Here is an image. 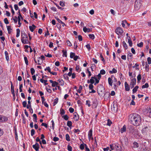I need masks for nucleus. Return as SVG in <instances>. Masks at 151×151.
<instances>
[{
    "label": "nucleus",
    "mask_w": 151,
    "mask_h": 151,
    "mask_svg": "<svg viewBox=\"0 0 151 151\" xmlns=\"http://www.w3.org/2000/svg\"><path fill=\"white\" fill-rule=\"evenodd\" d=\"M129 121L130 123L136 126L140 125L141 122V118L139 114L133 113L129 116Z\"/></svg>",
    "instance_id": "1"
},
{
    "label": "nucleus",
    "mask_w": 151,
    "mask_h": 151,
    "mask_svg": "<svg viewBox=\"0 0 151 151\" xmlns=\"http://www.w3.org/2000/svg\"><path fill=\"white\" fill-rule=\"evenodd\" d=\"M21 40L24 44H30V42L29 41L27 35L24 31L22 32L21 33Z\"/></svg>",
    "instance_id": "2"
},
{
    "label": "nucleus",
    "mask_w": 151,
    "mask_h": 151,
    "mask_svg": "<svg viewBox=\"0 0 151 151\" xmlns=\"http://www.w3.org/2000/svg\"><path fill=\"white\" fill-rule=\"evenodd\" d=\"M110 148L111 150H120L121 151V147L120 145L118 144L113 143L110 145Z\"/></svg>",
    "instance_id": "3"
},
{
    "label": "nucleus",
    "mask_w": 151,
    "mask_h": 151,
    "mask_svg": "<svg viewBox=\"0 0 151 151\" xmlns=\"http://www.w3.org/2000/svg\"><path fill=\"white\" fill-rule=\"evenodd\" d=\"M123 32L122 29L120 27L117 28L115 30L116 33L118 35H122Z\"/></svg>",
    "instance_id": "4"
},
{
    "label": "nucleus",
    "mask_w": 151,
    "mask_h": 151,
    "mask_svg": "<svg viewBox=\"0 0 151 151\" xmlns=\"http://www.w3.org/2000/svg\"><path fill=\"white\" fill-rule=\"evenodd\" d=\"M136 78H133L131 80V82L130 84V86L131 87V88H132L134 87V86L136 84Z\"/></svg>",
    "instance_id": "5"
},
{
    "label": "nucleus",
    "mask_w": 151,
    "mask_h": 151,
    "mask_svg": "<svg viewBox=\"0 0 151 151\" xmlns=\"http://www.w3.org/2000/svg\"><path fill=\"white\" fill-rule=\"evenodd\" d=\"M8 119L7 117L0 115V122H4L7 121Z\"/></svg>",
    "instance_id": "6"
},
{
    "label": "nucleus",
    "mask_w": 151,
    "mask_h": 151,
    "mask_svg": "<svg viewBox=\"0 0 151 151\" xmlns=\"http://www.w3.org/2000/svg\"><path fill=\"white\" fill-rule=\"evenodd\" d=\"M95 76L94 77H91L90 80H87V83H90L91 84H92L94 83L95 82Z\"/></svg>",
    "instance_id": "7"
},
{
    "label": "nucleus",
    "mask_w": 151,
    "mask_h": 151,
    "mask_svg": "<svg viewBox=\"0 0 151 151\" xmlns=\"http://www.w3.org/2000/svg\"><path fill=\"white\" fill-rule=\"evenodd\" d=\"M88 137L89 139L93 140V137L92 135V130L91 129L89 131L88 133Z\"/></svg>",
    "instance_id": "8"
},
{
    "label": "nucleus",
    "mask_w": 151,
    "mask_h": 151,
    "mask_svg": "<svg viewBox=\"0 0 151 151\" xmlns=\"http://www.w3.org/2000/svg\"><path fill=\"white\" fill-rule=\"evenodd\" d=\"M33 147L35 149L36 151L38 150L39 147V144L37 143H36L35 145H33Z\"/></svg>",
    "instance_id": "9"
},
{
    "label": "nucleus",
    "mask_w": 151,
    "mask_h": 151,
    "mask_svg": "<svg viewBox=\"0 0 151 151\" xmlns=\"http://www.w3.org/2000/svg\"><path fill=\"white\" fill-rule=\"evenodd\" d=\"M124 84L125 90L127 91H129L130 90V88L129 86V84L126 82H125Z\"/></svg>",
    "instance_id": "10"
},
{
    "label": "nucleus",
    "mask_w": 151,
    "mask_h": 151,
    "mask_svg": "<svg viewBox=\"0 0 151 151\" xmlns=\"http://www.w3.org/2000/svg\"><path fill=\"white\" fill-rule=\"evenodd\" d=\"M36 27L34 24L32 25V26H29V29L32 32H33L34 30L36 28Z\"/></svg>",
    "instance_id": "11"
},
{
    "label": "nucleus",
    "mask_w": 151,
    "mask_h": 151,
    "mask_svg": "<svg viewBox=\"0 0 151 151\" xmlns=\"http://www.w3.org/2000/svg\"><path fill=\"white\" fill-rule=\"evenodd\" d=\"M55 19L59 23H61L62 24V26L63 27L65 26H66L65 24L62 21H61L59 18L58 17H56Z\"/></svg>",
    "instance_id": "12"
},
{
    "label": "nucleus",
    "mask_w": 151,
    "mask_h": 151,
    "mask_svg": "<svg viewBox=\"0 0 151 151\" xmlns=\"http://www.w3.org/2000/svg\"><path fill=\"white\" fill-rule=\"evenodd\" d=\"M127 38H128V42L129 44V46L131 47L132 45V43L131 38L130 37H128Z\"/></svg>",
    "instance_id": "13"
},
{
    "label": "nucleus",
    "mask_w": 151,
    "mask_h": 151,
    "mask_svg": "<svg viewBox=\"0 0 151 151\" xmlns=\"http://www.w3.org/2000/svg\"><path fill=\"white\" fill-rule=\"evenodd\" d=\"M126 127L125 125H124L123 127L121 128L120 132L122 133H123L124 132H126Z\"/></svg>",
    "instance_id": "14"
},
{
    "label": "nucleus",
    "mask_w": 151,
    "mask_h": 151,
    "mask_svg": "<svg viewBox=\"0 0 151 151\" xmlns=\"http://www.w3.org/2000/svg\"><path fill=\"white\" fill-rule=\"evenodd\" d=\"M74 116L73 117L74 119L76 121H78L79 119V117L78 116V115L76 113H74Z\"/></svg>",
    "instance_id": "15"
},
{
    "label": "nucleus",
    "mask_w": 151,
    "mask_h": 151,
    "mask_svg": "<svg viewBox=\"0 0 151 151\" xmlns=\"http://www.w3.org/2000/svg\"><path fill=\"white\" fill-rule=\"evenodd\" d=\"M126 23H127V21L126 20L123 21L122 22V26L124 28H127Z\"/></svg>",
    "instance_id": "16"
},
{
    "label": "nucleus",
    "mask_w": 151,
    "mask_h": 151,
    "mask_svg": "<svg viewBox=\"0 0 151 151\" xmlns=\"http://www.w3.org/2000/svg\"><path fill=\"white\" fill-rule=\"evenodd\" d=\"M7 29L8 31V33L9 34H10L12 32V29L11 28L10 26H7Z\"/></svg>",
    "instance_id": "17"
},
{
    "label": "nucleus",
    "mask_w": 151,
    "mask_h": 151,
    "mask_svg": "<svg viewBox=\"0 0 151 151\" xmlns=\"http://www.w3.org/2000/svg\"><path fill=\"white\" fill-rule=\"evenodd\" d=\"M108 81L109 85L112 86V79L110 77H109L108 78Z\"/></svg>",
    "instance_id": "18"
},
{
    "label": "nucleus",
    "mask_w": 151,
    "mask_h": 151,
    "mask_svg": "<svg viewBox=\"0 0 151 151\" xmlns=\"http://www.w3.org/2000/svg\"><path fill=\"white\" fill-rule=\"evenodd\" d=\"M83 30L85 32H89L91 31L90 29L89 28H87L85 27L83 28Z\"/></svg>",
    "instance_id": "19"
},
{
    "label": "nucleus",
    "mask_w": 151,
    "mask_h": 151,
    "mask_svg": "<svg viewBox=\"0 0 151 151\" xmlns=\"http://www.w3.org/2000/svg\"><path fill=\"white\" fill-rule=\"evenodd\" d=\"M86 144L83 143V144H81L80 145V148L81 150H83L85 148V147Z\"/></svg>",
    "instance_id": "20"
},
{
    "label": "nucleus",
    "mask_w": 151,
    "mask_h": 151,
    "mask_svg": "<svg viewBox=\"0 0 151 151\" xmlns=\"http://www.w3.org/2000/svg\"><path fill=\"white\" fill-rule=\"evenodd\" d=\"M5 54L6 57V58L7 61L9 60V58L8 56V52L7 51L5 52Z\"/></svg>",
    "instance_id": "21"
},
{
    "label": "nucleus",
    "mask_w": 151,
    "mask_h": 151,
    "mask_svg": "<svg viewBox=\"0 0 151 151\" xmlns=\"http://www.w3.org/2000/svg\"><path fill=\"white\" fill-rule=\"evenodd\" d=\"M117 72V70L114 68H113L112 70H111L109 72V73L111 74L116 73Z\"/></svg>",
    "instance_id": "22"
},
{
    "label": "nucleus",
    "mask_w": 151,
    "mask_h": 151,
    "mask_svg": "<svg viewBox=\"0 0 151 151\" xmlns=\"http://www.w3.org/2000/svg\"><path fill=\"white\" fill-rule=\"evenodd\" d=\"M16 31H17V34L16 37H18L20 35V30L19 29H16Z\"/></svg>",
    "instance_id": "23"
},
{
    "label": "nucleus",
    "mask_w": 151,
    "mask_h": 151,
    "mask_svg": "<svg viewBox=\"0 0 151 151\" xmlns=\"http://www.w3.org/2000/svg\"><path fill=\"white\" fill-rule=\"evenodd\" d=\"M138 86H136L133 89V93H134L136 92L137 89L138 88Z\"/></svg>",
    "instance_id": "24"
},
{
    "label": "nucleus",
    "mask_w": 151,
    "mask_h": 151,
    "mask_svg": "<svg viewBox=\"0 0 151 151\" xmlns=\"http://www.w3.org/2000/svg\"><path fill=\"white\" fill-rule=\"evenodd\" d=\"M62 117L65 120H68L69 118L68 116L67 115L62 116Z\"/></svg>",
    "instance_id": "25"
},
{
    "label": "nucleus",
    "mask_w": 151,
    "mask_h": 151,
    "mask_svg": "<svg viewBox=\"0 0 151 151\" xmlns=\"http://www.w3.org/2000/svg\"><path fill=\"white\" fill-rule=\"evenodd\" d=\"M11 91L12 93V94L13 93L14 94V87L13 86L12 83L11 82Z\"/></svg>",
    "instance_id": "26"
},
{
    "label": "nucleus",
    "mask_w": 151,
    "mask_h": 151,
    "mask_svg": "<svg viewBox=\"0 0 151 151\" xmlns=\"http://www.w3.org/2000/svg\"><path fill=\"white\" fill-rule=\"evenodd\" d=\"M88 36L90 38L92 39V40H93L95 38V36L93 34H89Z\"/></svg>",
    "instance_id": "27"
},
{
    "label": "nucleus",
    "mask_w": 151,
    "mask_h": 151,
    "mask_svg": "<svg viewBox=\"0 0 151 151\" xmlns=\"http://www.w3.org/2000/svg\"><path fill=\"white\" fill-rule=\"evenodd\" d=\"M145 63V64H146V65H145V70H146V71H147V72H148L149 71V65H148L147 63V62H146Z\"/></svg>",
    "instance_id": "28"
},
{
    "label": "nucleus",
    "mask_w": 151,
    "mask_h": 151,
    "mask_svg": "<svg viewBox=\"0 0 151 151\" xmlns=\"http://www.w3.org/2000/svg\"><path fill=\"white\" fill-rule=\"evenodd\" d=\"M58 82H56V81H54L53 82V83L52 84V86L53 87H54L55 86L58 85Z\"/></svg>",
    "instance_id": "29"
},
{
    "label": "nucleus",
    "mask_w": 151,
    "mask_h": 151,
    "mask_svg": "<svg viewBox=\"0 0 151 151\" xmlns=\"http://www.w3.org/2000/svg\"><path fill=\"white\" fill-rule=\"evenodd\" d=\"M65 138L66 139L67 141H69L70 140V137L69 136L68 134H66L65 135Z\"/></svg>",
    "instance_id": "30"
},
{
    "label": "nucleus",
    "mask_w": 151,
    "mask_h": 151,
    "mask_svg": "<svg viewBox=\"0 0 151 151\" xmlns=\"http://www.w3.org/2000/svg\"><path fill=\"white\" fill-rule=\"evenodd\" d=\"M62 52L63 53V57L65 56V57H67V52L66 51H65L64 50H62Z\"/></svg>",
    "instance_id": "31"
},
{
    "label": "nucleus",
    "mask_w": 151,
    "mask_h": 151,
    "mask_svg": "<svg viewBox=\"0 0 151 151\" xmlns=\"http://www.w3.org/2000/svg\"><path fill=\"white\" fill-rule=\"evenodd\" d=\"M132 54L131 53H129L127 55L128 59H131L132 58Z\"/></svg>",
    "instance_id": "32"
},
{
    "label": "nucleus",
    "mask_w": 151,
    "mask_h": 151,
    "mask_svg": "<svg viewBox=\"0 0 151 151\" xmlns=\"http://www.w3.org/2000/svg\"><path fill=\"white\" fill-rule=\"evenodd\" d=\"M149 87V85L148 83H146L144 85L142 86V88H147Z\"/></svg>",
    "instance_id": "33"
},
{
    "label": "nucleus",
    "mask_w": 151,
    "mask_h": 151,
    "mask_svg": "<svg viewBox=\"0 0 151 151\" xmlns=\"http://www.w3.org/2000/svg\"><path fill=\"white\" fill-rule=\"evenodd\" d=\"M141 75L140 74H139L137 76V82L138 83H139L140 81V80L141 79Z\"/></svg>",
    "instance_id": "34"
},
{
    "label": "nucleus",
    "mask_w": 151,
    "mask_h": 151,
    "mask_svg": "<svg viewBox=\"0 0 151 151\" xmlns=\"http://www.w3.org/2000/svg\"><path fill=\"white\" fill-rule=\"evenodd\" d=\"M72 122L71 121H68L67 123V126L70 127H71L72 125Z\"/></svg>",
    "instance_id": "35"
},
{
    "label": "nucleus",
    "mask_w": 151,
    "mask_h": 151,
    "mask_svg": "<svg viewBox=\"0 0 151 151\" xmlns=\"http://www.w3.org/2000/svg\"><path fill=\"white\" fill-rule=\"evenodd\" d=\"M24 61H25V64H26V65H28V60L27 58L25 56V57H24Z\"/></svg>",
    "instance_id": "36"
},
{
    "label": "nucleus",
    "mask_w": 151,
    "mask_h": 151,
    "mask_svg": "<svg viewBox=\"0 0 151 151\" xmlns=\"http://www.w3.org/2000/svg\"><path fill=\"white\" fill-rule=\"evenodd\" d=\"M58 98H56L54 99V101L53 103V106H55L58 102Z\"/></svg>",
    "instance_id": "37"
},
{
    "label": "nucleus",
    "mask_w": 151,
    "mask_h": 151,
    "mask_svg": "<svg viewBox=\"0 0 151 151\" xmlns=\"http://www.w3.org/2000/svg\"><path fill=\"white\" fill-rule=\"evenodd\" d=\"M75 56V53L74 52H71L70 54V57L71 58H73Z\"/></svg>",
    "instance_id": "38"
},
{
    "label": "nucleus",
    "mask_w": 151,
    "mask_h": 151,
    "mask_svg": "<svg viewBox=\"0 0 151 151\" xmlns=\"http://www.w3.org/2000/svg\"><path fill=\"white\" fill-rule=\"evenodd\" d=\"M65 113L64 110L63 109H61L60 110V114L61 115H64Z\"/></svg>",
    "instance_id": "39"
},
{
    "label": "nucleus",
    "mask_w": 151,
    "mask_h": 151,
    "mask_svg": "<svg viewBox=\"0 0 151 151\" xmlns=\"http://www.w3.org/2000/svg\"><path fill=\"white\" fill-rule=\"evenodd\" d=\"M82 89V87L81 86H80L79 88L77 90V91L79 93H81V91Z\"/></svg>",
    "instance_id": "40"
},
{
    "label": "nucleus",
    "mask_w": 151,
    "mask_h": 151,
    "mask_svg": "<svg viewBox=\"0 0 151 151\" xmlns=\"http://www.w3.org/2000/svg\"><path fill=\"white\" fill-rule=\"evenodd\" d=\"M123 47L126 49H127V45L125 41H123Z\"/></svg>",
    "instance_id": "41"
},
{
    "label": "nucleus",
    "mask_w": 151,
    "mask_h": 151,
    "mask_svg": "<svg viewBox=\"0 0 151 151\" xmlns=\"http://www.w3.org/2000/svg\"><path fill=\"white\" fill-rule=\"evenodd\" d=\"M133 145L134 147H138L139 146L137 142H134L133 143Z\"/></svg>",
    "instance_id": "42"
},
{
    "label": "nucleus",
    "mask_w": 151,
    "mask_h": 151,
    "mask_svg": "<svg viewBox=\"0 0 151 151\" xmlns=\"http://www.w3.org/2000/svg\"><path fill=\"white\" fill-rule=\"evenodd\" d=\"M45 71L47 70L50 73H51L50 68V67H47L45 69Z\"/></svg>",
    "instance_id": "43"
},
{
    "label": "nucleus",
    "mask_w": 151,
    "mask_h": 151,
    "mask_svg": "<svg viewBox=\"0 0 151 151\" xmlns=\"http://www.w3.org/2000/svg\"><path fill=\"white\" fill-rule=\"evenodd\" d=\"M31 73L32 75H33L35 73V70L33 68L30 69Z\"/></svg>",
    "instance_id": "44"
},
{
    "label": "nucleus",
    "mask_w": 151,
    "mask_h": 151,
    "mask_svg": "<svg viewBox=\"0 0 151 151\" xmlns=\"http://www.w3.org/2000/svg\"><path fill=\"white\" fill-rule=\"evenodd\" d=\"M143 42H141L140 43L137 44V46L139 47H142L143 46Z\"/></svg>",
    "instance_id": "45"
},
{
    "label": "nucleus",
    "mask_w": 151,
    "mask_h": 151,
    "mask_svg": "<svg viewBox=\"0 0 151 151\" xmlns=\"http://www.w3.org/2000/svg\"><path fill=\"white\" fill-rule=\"evenodd\" d=\"M100 73L102 75H104L106 73V72L104 70L102 69L101 70Z\"/></svg>",
    "instance_id": "46"
},
{
    "label": "nucleus",
    "mask_w": 151,
    "mask_h": 151,
    "mask_svg": "<svg viewBox=\"0 0 151 151\" xmlns=\"http://www.w3.org/2000/svg\"><path fill=\"white\" fill-rule=\"evenodd\" d=\"M31 135L32 136L35 134V131L34 129H32L31 131Z\"/></svg>",
    "instance_id": "47"
},
{
    "label": "nucleus",
    "mask_w": 151,
    "mask_h": 151,
    "mask_svg": "<svg viewBox=\"0 0 151 151\" xmlns=\"http://www.w3.org/2000/svg\"><path fill=\"white\" fill-rule=\"evenodd\" d=\"M139 66V65L137 63H136L135 64V65L133 67V68H135V67H136V70H139V68H138L137 67H138Z\"/></svg>",
    "instance_id": "48"
},
{
    "label": "nucleus",
    "mask_w": 151,
    "mask_h": 151,
    "mask_svg": "<svg viewBox=\"0 0 151 151\" xmlns=\"http://www.w3.org/2000/svg\"><path fill=\"white\" fill-rule=\"evenodd\" d=\"M148 63L149 64H151V58L150 57H148L147 58Z\"/></svg>",
    "instance_id": "49"
},
{
    "label": "nucleus",
    "mask_w": 151,
    "mask_h": 151,
    "mask_svg": "<svg viewBox=\"0 0 151 151\" xmlns=\"http://www.w3.org/2000/svg\"><path fill=\"white\" fill-rule=\"evenodd\" d=\"M4 23L6 24H8L9 23V22L7 18H5L4 19Z\"/></svg>",
    "instance_id": "50"
},
{
    "label": "nucleus",
    "mask_w": 151,
    "mask_h": 151,
    "mask_svg": "<svg viewBox=\"0 0 151 151\" xmlns=\"http://www.w3.org/2000/svg\"><path fill=\"white\" fill-rule=\"evenodd\" d=\"M86 105H88V107H90L91 106L90 101L89 100H87L86 101Z\"/></svg>",
    "instance_id": "51"
},
{
    "label": "nucleus",
    "mask_w": 151,
    "mask_h": 151,
    "mask_svg": "<svg viewBox=\"0 0 151 151\" xmlns=\"http://www.w3.org/2000/svg\"><path fill=\"white\" fill-rule=\"evenodd\" d=\"M80 132V130L78 129H74V132L75 133H78V134H79V133Z\"/></svg>",
    "instance_id": "52"
},
{
    "label": "nucleus",
    "mask_w": 151,
    "mask_h": 151,
    "mask_svg": "<svg viewBox=\"0 0 151 151\" xmlns=\"http://www.w3.org/2000/svg\"><path fill=\"white\" fill-rule=\"evenodd\" d=\"M112 122L109 119H108L107 124L109 126H110Z\"/></svg>",
    "instance_id": "53"
},
{
    "label": "nucleus",
    "mask_w": 151,
    "mask_h": 151,
    "mask_svg": "<svg viewBox=\"0 0 151 151\" xmlns=\"http://www.w3.org/2000/svg\"><path fill=\"white\" fill-rule=\"evenodd\" d=\"M36 141L37 142H39L40 144H41V142L40 141L39 138L37 137L36 138Z\"/></svg>",
    "instance_id": "54"
},
{
    "label": "nucleus",
    "mask_w": 151,
    "mask_h": 151,
    "mask_svg": "<svg viewBox=\"0 0 151 151\" xmlns=\"http://www.w3.org/2000/svg\"><path fill=\"white\" fill-rule=\"evenodd\" d=\"M27 104V102L26 101H24L23 102H22V105L24 107H25L26 106V105Z\"/></svg>",
    "instance_id": "55"
},
{
    "label": "nucleus",
    "mask_w": 151,
    "mask_h": 151,
    "mask_svg": "<svg viewBox=\"0 0 151 151\" xmlns=\"http://www.w3.org/2000/svg\"><path fill=\"white\" fill-rule=\"evenodd\" d=\"M140 4H139L138 3H136V2L135 3V5H134V7L135 8L136 7V6H137V8H139V7H140Z\"/></svg>",
    "instance_id": "56"
},
{
    "label": "nucleus",
    "mask_w": 151,
    "mask_h": 151,
    "mask_svg": "<svg viewBox=\"0 0 151 151\" xmlns=\"http://www.w3.org/2000/svg\"><path fill=\"white\" fill-rule=\"evenodd\" d=\"M87 72L88 73V77L89 78L90 77L91 75V72L89 71L88 69H87Z\"/></svg>",
    "instance_id": "57"
},
{
    "label": "nucleus",
    "mask_w": 151,
    "mask_h": 151,
    "mask_svg": "<svg viewBox=\"0 0 151 151\" xmlns=\"http://www.w3.org/2000/svg\"><path fill=\"white\" fill-rule=\"evenodd\" d=\"M69 111L70 113H72L74 111V109L72 107H70L69 109Z\"/></svg>",
    "instance_id": "58"
},
{
    "label": "nucleus",
    "mask_w": 151,
    "mask_h": 151,
    "mask_svg": "<svg viewBox=\"0 0 151 151\" xmlns=\"http://www.w3.org/2000/svg\"><path fill=\"white\" fill-rule=\"evenodd\" d=\"M86 47L89 51L91 49V46L89 44L87 45H86Z\"/></svg>",
    "instance_id": "59"
},
{
    "label": "nucleus",
    "mask_w": 151,
    "mask_h": 151,
    "mask_svg": "<svg viewBox=\"0 0 151 151\" xmlns=\"http://www.w3.org/2000/svg\"><path fill=\"white\" fill-rule=\"evenodd\" d=\"M17 17L15 16L14 17V18L13 19V20L15 23H16L17 22Z\"/></svg>",
    "instance_id": "60"
},
{
    "label": "nucleus",
    "mask_w": 151,
    "mask_h": 151,
    "mask_svg": "<svg viewBox=\"0 0 151 151\" xmlns=\"http://www.w3.org/2000/svg\"><path fill=\"white\" fill-rule=\"evenodd\" d=\"M59 139L58 137H54L53 139V140L55 142H56L58 141Z\"/></svg>",
    "instance_id": "61"
},
{
    "label": "nucleus",
    "mask_w": 151,
    "mask_h": 151,
    "mask_svg": "<svg viewBox=\"0 0 151 151\" xmlns=\"http://www.w3.org/2000/svg\"><path fill=\"white\" fill-rule=\"evenodd\" d=\"M68 150L69 151H72V147L70 145H68Z\"/></svg>",
    "instance_id": "62"
},
{
    "label": "nucleus",
    "mask_w": 151,
    "mask_h": 151,
    "mask_svg": "<svg viewBox=\"0 0 151 151\" xmlns=\"http://www.w3.org/2000/svg\"><path fill=\"white\" fill-rule=\"evenodd\" d=\"M93 86L92 84H90L89 86V88L90 89H93Z\"/></svg>",
    "instance_id": "63"
},
{
    "label": "nucleus",
    "mask_w": 151,
    "mask_h": 151,
    "mask_svg": "<svg viewBox=\"0 0 151 151\" xmlns=\"http://www.w3.org/2000/svg\"><path fill=\"white\" fill-rule=\"evenodd\" d=\"M60 5L62 6H65L64 3L62 1H60Z\"/></svg>",
    "instance_id": "64"
}]
</instances>
